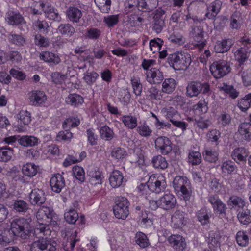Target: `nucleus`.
<instances>
[{
	"label": "nucleus",
	"mask_w": 251,
	"mask_h": 251,
	"mask_svg": "<svg viewBox=\"0 0 251 251\" xmlns=\"http://www.w3.org/2000/svg\"><path fill=\"white\" fill-rule=\"evenodd\" d=\"M169 64L176 70H186L192 60L190 55L184 52H177L170 54L168 58Z\"/></svg>",
	"instance_id": "1"
},
{
	"label": "nucleus",
	"mask_w": 251,
	"mask_h": 251,
	"mask_svg": "<svg viewBox=\"0 0 251 251\" xmlns=\"http://www.w3.org/2000/svg\"><path fill=\"white\" fill-rule=\"evenodd\" d=\"M10 230L14 235L26 239L29 237L30 225L25 218H15L11 223Z\"/></svg>",
	"instance_id": "2"
},
{
	"label": "nucleus",
	"mask_w": 251,
	"mask_h": 251,
	"mask_svg": "<svg viewBox=\"0 0 251 251\" xmlns=\"http://www.w3.org/2000/svg\"><path fill=\"white\" fill-rule=\"evenodd\" d=\"M129 202L126 198L118 197L113 208L115 216L118 219H126L129 215Z\"/></svg>",
	"instance_id": "3"
},
{
	"label": "nucleus",
	"mask_w": 251,
	"mask_h": 251,
	"mask_svg": "<svg viewBox=\"0 0 251 251\" xmlns=\"http://www.w3.org/2000/svg\"><path fill=\"white\" fill-rule=\"evenodd\" d=\"M148 188L153 192L159 193L164 191L166 187L164 177L161 175L153 174L150 176L147 182Z\"/></svg>",
	"instance_id": "4"
},
{
	"label": "nucleus",
	"mask_w": 251,
	"mask_h": 251,
	"mask_svg": "<svg viewBox=\"0 0 251 251\" xmlns=\"http://www.w3.org/2000/svg\"><path fill=\"white\" fill-rule=\"evenodd\" d=\"M189 182L185 176H177L173 181V186L177 192H181L184 199L187 201L190 198V193L187 189Z\"/></svg>",
	"instance_id": "5"
},
{
	"label": "nucleus",
	"mask_w": 251,
	"mask_h": 251,
	"mask_svg": "<svg viewBox=\"0 0 251 251\" xmlns=\"http://www.w3.org/2000/svg\"><path fill=\"white\" fill-rule=\"evenodd\" d=\"M210 70L215 78H220L230 71L229 65L226 61L220 60L214 62L210 67Z\"/></svg>",
	"instance_id": "6"
},
{
	"label": "nucleus",
	"mask_w": 251,
	"mask_h": 251,
	"mask_svg": "<svg viewBox=\"0 0 251 251\" xmlns=\"http://www.w3.org/2000/svg\"><path fill=\"white\" fill-rule=\"evenodd\" d=\"M209 91V85L207 83L190 82L186 87V95L189 97H197L201 92L206 94Z\"/></svg>",
	"instance_id": "7"
},
{
	"label": "nucleus",
	"mask_w": 251,
	"mask_h": 251,
	"mask_svg": "<svg viewBox=\"0 0 251 251\" xmlns=\"http://www.w3.org/2000/svg\"><path fill=\"white\" fill-rule=\"evenodd\" d=\"M56 243L54 241L45 239H40L31 244V251H56Z\"/></svg>",
	"instance_id": "8"
},
{
	"label": "nucleus",
	"mask_w": 251,
	"mask_h": 251,
	"mask_svg": "<svg viewBox=\"0 0 251 251\" xmlns=\"http://www.w3.org/2000/svg\"><path fill=\"white\" fill-rule=\"evenodd\" d=\"M155 147L156 150L163 155L168 154L172 150V142L166 136H160L155 140Z\"/></svg>",
	"instance_id": "9"
},
{
	"label": "nucleus",
	"mask_w": 251,
	"mask_h": 251,
	"mask_svg": "<svg viewBox=\"0 0 251 251\" xmlns=\"http://www.w3.org/2000/svg\"><path fill=\"white\" fill-rule=\"evenodd\" d=\"M89 181L92 185L101 184L103 182V176L101 172L96 167L89 166L87 171Z\"/></svg>",
	"instance_id": "10"
},
{
	"label": "nucleus",
	"mask_w": 251,
	"mask_h": 251,
	"mask_svg": "<svg viewBox=\"0 0 251 251\" xmlns=\"http://www.w3.org/2000/svg\"><path fill=\"white\" fill-rule=\"evenodd\" d=\"M53 210L48 207H42L36 213V218L39 224L49 225L52 220Z\"/></svg>",
	"instance_id": "11"
},
{
	"label": "nucleus",
	"mask_w": 251,
	"mask_h": 251,
	"mask_svg": "<svg viewBox=\"0 0 251 251\" xmlns=\"http://www.w3.org/2000/svg\"><path fill=\"white\" fill-rule=\"evenodd\" d=\"M46 196L45 192L40 189H33L29 194V201L34 206H40L45 203Z\"/></svg>",
	"instance_id": "12"
},
{
	"label": "nucleus",
	"mask_w": 251,
	"mask_h": 251,
	"mask_svg": "<svg viewBox=\"0 0 251 251\" xmlns=\"http://www.w3.org/2000/svg\"><path fill=\"white\" fill-rule=\"evenodd\" d=\"M146 80L151 84H160L164 79L163 73L156 68H151L146 73Z\"/></svg>",
	"instance_id": "13"
},
{
	"label": "nucleus",
	"mask_w": 251,
	"mask_h": 251,
	"mask_svg": "<svg viewBox=\"0 0 251 251\" xmlns=\"http://www.w3.org/2000/svg\"><path fill=\"white\" fill-rule=\"evenodd\" d=\"M160 207L165 210H169L175 207L176 200L175 196L170 193H165L159 199Z\"/></svg>",
	"instance_id": "14"
},
{
	"label": "nucleus",
	"mask_w": 251,
	"mask_h": 251,
	"mask_svg": "<svg viewBox=\"0 0 251 251\" xmlns=\"http://www.w3.org/2000/svg\"><path fill=\"white\" fill-rule=\"evenodd\" d=\"M52 190L57 193H60L65 185V181L62 175L60 174H55L50 180Z\"/></svg>",
	"instance_id": "15"
},
{
	"label": "nucleus",
	"mask_w": 251,
	"mask_h": 251,
	"mask_svg": "<svg viewBox=\"0 0 251 251\" xmlns=\"http://www.w3.org/2000/svg\"><path fill=\"white\" fill-rule=\"evenodd\" d=\"M29 100L31 105H38L45 102L47 97L43 91L35 90L29 93Z\"/></svg>",
	"instance_id": "16"
},
{
	"label": "nucleus",
	"mask_w": 251,
	"mask_h": 251,
	"mask_svg": "<svg viewBox=\"0 0 251 251\" xmlns=\"http://www.w3.org/2000/svg\"><path fill=\"white\" fill-rule=\"evenodd\" d=\"M5 21L11 25H18L24 23L23 17L17 12L9 10L5 15Z\"/></svg>",
	"instance_id": "17"
},
{
	"label": "nucleus",
	"mask_w": 251,
	"mask_h": 251,
	"mask_svg": "<svg viewBox=\"0 0 251 251\" xmlns=\"http://www.w3.org/2000/svg\"><path fill=\"white\" fill-rule=\"evenodd\" d=\"M172 224L174 228H182L186 224V214L182 211H176L172 216Z\"/></svg>",
	"instance_id": "18"
},
{
	"label": "nucleus",
	"mask_w": 251,
	"mask_h": 251,
	"mask_svg": "<svg viewBox=\"0 0 251 251\" xmlns=\"http://www.w3.org/2000/svg\"><path fill=\"white\" fill-rule=\"evenodd\" d=\"M39 58L40 60L54 65L58 64L61 62V59L57 54L48 51L41 52Z\"/></svg>",
	"instance_id": "19"
},
{
	"label": "nucleus",
	"mask_w": 251,
	"mask_h": 251,
	"mask_svg": "<svg viewBox=\"0 0 251 251\" xmlns=\"http://www.w3.org/2000/svg\"><path fill=\"white\" fill-rule=\"evenodd\" d=\"M249 152L247 149L244 147L235 148L232 152L231 157L237 163L240 162L246 161Z\"/></svg>",
	"instance_id": "20"
},
{
	"label": "nucleus",
	"mask_w": 251,
	"mask_h": 251,
	"mask_svg": "<svg viewBox=\"0 0 251 251\" xmlns=\"http://www.w3.org/2000/svg\"><path fill=\"white\" fill-rule=\"evenodd\" d=\"M109 181L113 188H118L121 186L124 182L123 175L118 170L113 171L109 176Z\"/></svg>",
	"instance_id": "21"
},
{
	"label": "nucleus",
	"mask_w": 251,
	"mask_h": 251,
	"mask_svg": "<svg viewBox=\"0 0 251 251\" xmlns=\"http://www.w3.org/2000/svg\"><path fill=\"white\" fill-rule=\"evenodd\" d=\"M238 132L242 138L246 141L251 140V125L250 122H244L239 125Z\"/></svg>",
	"instance_id": "22"
},
{
	"label": "nucleus",
	"mask_w": 251,
	"mask_h": 251,
	"mask_svg": "<svg viewBox=\"0 0 251 251\" xmlns=\"http://www.w3.org/2000/svg\"><path fill=\"white\" fill-rule=\"evenodd\" d=\"M222 5V2L219 0L212 2L207 7V12L205 14V16L209 19H214L219 12Z\"/></svg>",
	"instance_id": "23"
},
{
	"label": "nucleus",
	"mask_w": 251,
	"mask_h": 251,
	"mask_svg": "<svg viewBox=\"0 0 251 251\" xmlns=\"http://www.w3.org/2000/svg\"><path fill=\"white\" fill-rule=\"evenodd\" d=\"M168 241L176 249H183L186 246L185 239L180 235H172L168 237Z\"/></svg>",
	"instance_id": "24"
},
{
	"label": "nucleus",
	"mask_w": 251,
	"mask_h": 251,
	"mask_svg": "<svg viewBox=\"0 0 251 251\" xmlns=\"http://www.w3.org/2000/svg\"><path fill=\"white\" fill-rule=\"evenodd\" d=\"M66 15L70 21L78 23L82 16V13L77 7L70 6L66 11Z\"/></svg>",
	"instance_id": "25"
},
{
	"label": "nucleus",
	"mask_w": 251,
	"mask_h": 251,
	"mask_svg": "<svg viewBox=\"0 0 251 251\" xmlns=\"http://www.w3.org/2000/svg\"><path fill=\"white\" fill-rule=\"evenodd\" d=\"M233 44V41L231 39H227L216 42L214 50L217 53H224L227 51Z\"/></svg>",
	"instance_id": "26"
},
{
	"label": "nucleus",
	"mask_w": 251,
	"mask_h": 251,
	"mask_svg": "<svg viewBox=\"0 0 251 251\" xmlns=\"http://www.w3.org/2000/svg\"><path fill=\"white\" fill-rule=\"evenodd\" d=\"M165 27V22L163 15L160 13H156L153 17L152 24V30L156 33H160Z\"/></svg>",
	"instance_id": "27"
},
{
	"label": "nucleus",
	"mask_w": 251,
	"mask_h": 251,
	"mask_svg": "<svg viewBox=\"0 0 251 251\" xmlns=\"http://www.w3.org/2000/svg\"><path fill=\"white\" fill-rule=\"evenodd\" d=\"M38 166L33 163L28 162L23 165L22 173L23 175L30 178L33 177L37 173Z\"/></svg>",
	"instance_id": "28"
},
{
	"label": "nucleus",
	"mask_w": 251,
	"mask_h": 251,
	"mask_svg": "<svg viewBox=\"0 0 251 251\" xmlns=\"http://www.w3.org/2000/svg\"><path fill=\"white\" fill-rule=\"evenodd\" d=\"M51 230L49 227V225L39 224L34 230V234L38 238L44 239V237H47L50 235Z\"/></svg>",
	"instance_id": "29"
},
{
	"label": "nucleus",
	"mask_w": 251,
	"mask_h": 251,
	"mask_svg": "<svg viewBox=\"0 0 251 251\" xmlns=\"http://www.w3.org/2000/svg\"><path fill=\"white\" fill-rule=\"evenodd\" d=\"M190 34L198 43H199L200 45L203 43L204 31L201 26H192Z\"/></svg>",
	"instance_id": "30"
},
{
	"label": "nucleus",
	"mask_w": 251,
	"mask_h": 251,
	"mask_svg": "<svg viewBox=\"0 0 251 251\" xmlns=\"http://www.w3.org/2000/svg\"><path fill=\"white\" fill-rule=\"evenodd\" d=\"M125 127L129 129H133L137 126V118L130 114L122 116L121 119Z\"/></svg>",
	"instance_id": "31"
},
{
	"label": "nucleus",
	"mask_w": 251,
	"mask_h": 251,
	"mask_svg": "<svg viewBox=\"0 0 251 251\" xmlns=\"http://www.w3.org/2000/svg\"><path fill=\"white\" fill-rule=\"evenodd\" d=\"M237 218L241 224L247 225L251 223V212L248 209L238 210Z\"/></svg>",
	"instance_id": "32"
},
{
	"label": "nucleus",
	"mask_w": 251,
	"mask_h": 251,
	"mask_svg": "<svg viewBox=\"0 0 251 251\" xmlns=\"http://www.w3.org/2000/svg\"><path fill=\"white\" fill-rule=\"evenodd\" d=\"M220 166L222 173L227 175L232 174L237 168L234 162L230 159L224 161Z\"/></svg>",
	"instance_id": "33"
},
{
	"label": "nucleus",
	"mask_w": 251,
	"mask_h": 251,
	"mask_svg": "<svg viewBox=\"0 0 251 251\" xmlns=\"http://www.w3.org/2000/svg\"><path fill=\"white\" fill-rule=\"evenodd\" d=\"M136 128L137 132L141 137L148 138L152 134V129L145 121L143 123L140 122Z\"/></svg>",
	"instance_id": "34"
},
{
	"label": "nucleus",
	"mask_w": 251,
	"mask_h": 251,
	"mask_svg": "<svg viewBox=\"0 0 251 251\" xmlns=\"http://www.w3.org/2000/svg\"><path fill=\"white\" fill-rule=\"evenodd\" d=\"M7 38L10 43L19 47L24 46L26 44L25 38L21 34L10 33L8 34Z\"/></svg>",
	"instance_id": "35"
},
{
	"label": "nucleus",
	"mask_w": 251,
	"mask_h": 251,
	"mask_svg": "<svg viewBox=\"0 0 251 251\" xmlns=\"http://www.w3.org/2000/svg\"><path fill=\"white\" fill-rule=\"evenodd\" d=\"M67 104L74 106H78L81 105L83 102V98L80 95L77 94H71L65 99Z\"/></svg>",
	"instance_id": "36"
},
{
	"label": "nucleus",
	"mask_w": 251,
	"mask_h": 251,
	"mask_svg": "<svg viewBox=\"0 0 251 251\" xmlns=\"http://www.w3.org/2000/svg\"><path fill=\"white\" fill-rule=\"evenodd\" d=\"M19 143L25 147H32L39 143V139L34 136H23L19 140Z\"/></svg>",
	"instance_id": "37"
},
{
	"label": "nucleus",
	"mask_w": 251,
	"mask_h": 251,
	"mask_svg": "<svg viewBox=\"0 0 251 251\" xmlns=\"http://www.w3.org/2000/svg\"><path fill=\"white\" fill-rule=\"evenodd\" d=\"M176 85L177 83L174 79H165L162 84V91L163 93L170 94L174 91Z\"/></svg>",
	"instance_id": "38"
},
{
	"label": "nucleus",
	"mask_w": 251,
	"mask_h": 251,
	"mask_svg": "<svg viewBox=\"0 0 251 251\" xmlns=\"http://www.w3.org/2000/svg\"><path fill=\"white\" fill-rule=\"evenodd\" d=\"M219 153L214 149H206L203 152L204 159L209 162H215L218 159Z\"/></svg>",
	"instance_id": "39"
},
{
	"label": "nucleus",
	"mask_w": 251,
	"mask_h": 251,
	"mask_svg": "<svg viewBox=\"0 0 251 251\" xmlns=\"http://www.w3.org/2000/svg\"><path fill=\"white\" fill-rule=\"evenodd\" d=\"M32 27L34 30L43 33H47L49 28V24L46 21L41 20L38 18L33 21Z\"/></svg>",
	"instance_id": "40"
},
{
	"label": "nucleus",
	"mask_w": 251,
	"mask_h": 251,
	"mask_svg": "<svg viewBox=\"0 0 251 251\" xmlns=\"http://www.w3.org/2000/svg\"><path fill=\"white\" fill-rule=\"evenodd\" d=\"M236 241L239 246L245 247L249 243V238L247 235V232L245 230H240L236 235Z\"/></svg>",
	"instance_id": "41"
},
{
	"label": "nucleus",
	"mask_w": 251,
	"mask_h": 251,
	"mask_svg": "<svg viewBox=\"0 0 251 251\" xmlns=\"http://www.w3.org/2000/svg\"><path fill=\"white\" fill-rule=\"evenodd\" d=\"M79 217L78 212L73 208L66 209L64 213V218L69 224H74L78 220Z\"/></svg>",
	"instance_id": "42"
},
{
	"label": "nucleus",
	"mask_w": 251,
	"mask_h": 251,
	"mask_svg": "<svg viewBox=\"0 0 251 251\" xmlns=\"http://www.w3.org/2000/svg\"><path fill=\"white\" fill-rule=\"evenodd\" d=\"M58 31L61 34L70 37L75 33V29L71 24L67 23L59 25Z\"/></svg>",
	"instance_id": "43"
},
{
	"label": "nucleus",
	"mask_w": 251,
	"mask_h": 251,
	"mask_svg": "<svg viewBox=\"0 0 251 251\" xmlns=\"http://www.w3.org/2000/svg\"><path fill=\"white\" fill-rule=\"evenodd\" d=\"M151 163L154 168L162 170L167 168L168 166L165 158L160 155L154 156L152 158Z\"/></svg>",
	"instance_id": "44"
},
{
	"label": "nucleus",
	"mask_w": 251,
	"mask_h": 251,
	"mask_svg": "<svg viewBox=\"0 0 251 251\" xmlns=\"http://www.w3.org/2000/svg\"><path fill=\"white\" fill-rule=\"evenodd\" d=\"M134 238L136 243L141 248H146L150 245V242L147 236L142 232H137Z\"/></svg>",
	"instance_id": "45"
},
{
	"label": "nucleus",
	"mask_w": 251,
	"mask_h": 251,
	"mask_svg": "<svg viewBox=\"0 0 251 251\" xmlns=\"http://www.w3.org/2000/svg\"><path fill=\"white\" fill-rule=\"evenodd\" d=\"M14 211L19 213H25L29 209L28 203L23 200H16L13 204Z\"/></svg>",
	"instance_id": "46"
},
{
	"label": "nucleus",
	"mask_w": 251,
	"mask_h": 251,
	"mask_svg": "<svg viewBox=\"0 0 251 251\" xmlns=\"http://www.w3.org/2000/svg\"><path fill=\"white\" fill-rule=\"evenodd\" d=\"M100 133L101 139L105 141H110L114 138V133L113 130L106 125L100 128Z\"/></svg>",
	"instance_id": "47"
},
{
	"label": "nucleus",
	"mask_w": 251,
	"mask_h": 251,
	"mask_svg": "<svg viewBox=\"0 0 251 251\" xmlns=\"http://www.w3.org/2000/svg\"><path fill=\"white\" fill-rule=\"evenodd\" d=\"M168 39L171 42L179 45H182L185 43L184 38L180 32L177 30H174L169 35Z\"/></svg>",
	"instance_id": "48"
},
{
	"label": "nucleus",
	"mask_w": 251,
	"mask_h": 251,
	"mask_svg": "<svg viewBox=\"0 0 251 251\" xmlns=\"http://www.w3.org/2000/svg\"><path fill=\"white\" fill-rule=\"evenodd\" d=\"M246 203L244 199L236 196L230 197L228 201V205H231L233 207H238L242 209L245 207Z\"/></svg>",
	"instance_id": "49"
},
{
	"label": "nucleus",
	"mask_w": 251,
	"mask_h": 251,
	"mask_svg": "<svg viewBox=\"0 0 251 251\" xmlns=\"http://www.w3.org/2000/svg\"><path fill=\"white\" fill-rule=\"evenodd\" d=\"M12 149L6 148H0V162H7L9 161L13 155Z\"/></svg>",
	"instance_id": "50"
},
{
	"label": "nucleus",
	"mask_w": 251,
	"mask_h": 251,
	"mask_svg": "<svg viewBox=\"0 0 251 251\" xmlns=\"http://www.w3.org/2000/svg\"><path fill=\"white\" fill-rule=\"evenodd\" d=\"M131 83L133 92L136 96H140L142 92V84L140 79L137 76H133L131 78Z\"/></svg>",
	"instance_id": "51"
},
{
	"label": "nucleus",
	"mask_w": 251,
	"mask_h": 251,
	"mask_svg": "<svg viewBox=\"0 0 251 251\" xmlns=\"http://www.w3.org/2000/svg\"><path fill=\"white\" fill-rule=\"evenodd\" d=\"M95 3L101 12H109L111 5V0H95Z\"/></svg>",
	"instance_id": "52"
},
{
	"label": "nucleus",
	"mask_w": 251,
	"mask_h": 251,
	"mask_svg": "<svg viewBox=\"0 0 251 251\" xmlns=\"http://www.w3.org/2000/svg\"><path fill=\"white\" fill-rule=\"evenodd\" d=\"M251 102V93H249L239 100L237 105L241 111H246L250 107Z\"/></svg>",
	"instance_id": "53"
},
{
	"label": "nucleus",
	"mask_w": 251,
	"mask_h": 251,
	"mask_svg": "<svg viewBox=\"0 0 251 251\" xmlns=\"http://www.w3.org/2000/svg\"><path fill=\"white\" fill-rule=\"evenodd\" d=\"M111 154L114 159L120 160H123L126 156L127 152L123 148L116 147L112 150Z\"/></svg>",
	"instance_id": "54"
},
{
	"label": "nucleus",
	"mask_w": 251,
	"mask_h": 251,
	"mask_svg": "<svg viewBox=\"0 0 251 251\" xmlns=\"http://www.w3.org/2000/svg\"><path fill=\"white\" fill-rule=\"evenodd\" d=\"M35 44L40 47H47L50 45V40L39 33L35 35Z\"/></svg>",
	"instance_id": "55"
},
{
	"label": "nucleus",
	"mask_w": 251,
	"mask_h": 251,
	"mask_svg": "<svg viewBox=\"0 0 251 251\" xmlns=\"http://www.w3.org/2000/svg\"><path fill=\"white\" fill-rule=\"evenodd\" d=\"M80 124L79 119L76 117H69L66 119L62 124L64 129L71 128L78 126Z\"/></svg>",
	"instance_id": "56"
},
{
	"label": "nucleus",
	"mask_w": 251,
	"mask_h": 251,
	"mask_svg": "<svg viewBox=\"0 0 251 251\" xmlns=\"http://www.w3.org/2000/svg\"><path fill=\"white\" fill-rule=\"evenodd\" d=\"M241 25L240 13L238 12H235L231 16L230 26L232 29H238L240 28Z\"/></svg>",
	"instance_id": "57"
},
{
	"label": "nucleus",
	"mask_w": 251,
	"mask_h": 251,
	"mask_svg": "<svg viewBox=\"0 0 251 251\" xmlns=\"http://www.w3.org/2000/svg\"><path fill=\"white\" fill-rule=\"evenodd\" d=\"M72 173L73 176L81 182L85 180V172L82 167L75 166L73 168Z\"/></svg>",
	"instance_id": "58"
},
{
	"label": "nucleus",
	"mask_w": 251,
	"mask_h": 251,
	"mask_svg": "<svg viewBox=\"0 0 251 251\" xmlns=\"http://www.w3.org/2000/svg\"><path fill=\"white\" fill-rule=\"evenodd\" d=\"M152 2H154V3L151 5L150 3H147L145 0H141L138 2H137V8L140 11H151L154 8L156 7V2L157 0H149Z\"/></svg>",
	"instance_id": "59"
},
{
	"label": "nucleus",
	"mask_w": 251,
	"mask_h": 251,
	"mask_svg": "<svg viewBox=\"0 0 251 251\" xmlns=\"http://www.w3.org/2000/svg\"><path fill=\"white\" fill-rule=\"evenodd\" d=\"M67 78L66 75L62 74L57 72H53L51 75V81L56 85L63 83Z\"/></svg>",
	"instance_id": "60"
},
{
	"label": "nucleus",
	"mask_w": 251,
	"mask_h": 251,
	"mask_svg": "<svg viewBox=\"0 0 251 251\" xmlns=\"http://www.w3.org/2000/svg\"><path fill=\"white\" fill-rule=\"evenodd\" d=\"M163 43V40L159 38L151 40L149 43L151 50L154 53L158 50L159 51L161 50Z\"/></svg>",
	"instance_id": "61"
},
{
	"label": "nucleus",
	"mask_w": 251,
	"mask_h": 251,
	"mask_svg": "<svg viewBox=\"0 0 251 251\" xmlns=\"http://www.w3.org/2000/svg\"><path fill=\"white\" fill-rule=\"evenodd\" d=\"M147 96L151 100H160L161 98L159 90L154 86H151L147 90Z\"/></svg>",
	"instance_id": "62"
},
{
	"label": "nucleus",
	"mask_w": 251,
	"mask_h": 251,
	"mask_svg": "<svg viewBox=\"0 0 251 251\" xmlns=\"http://www.w3.org/2000/svg\"><path fill=\"white\" fill-rule=\"evenodd\" d=\"M235 59L240 63L244 62L247 59V52L245 47L238 49L234 53Z\"/></svg>",
	"instance_id": "63"
},
{
	"label": "nucleus",
	"mask_w": 251,
	"mask_h": 251,
	"mask_svg": "<svg viewBox=\"0 0 251 251\" xmlns=\"http://www.w3.org/2000/svg\"><path fill=\"white\" fill-rule=\"evenodd\" d=\"M98 77V74L95 72H86L84 74L83 79L88 85H92Z\"/></svg>",
	"instance_id": "64"
}]
</instances>
